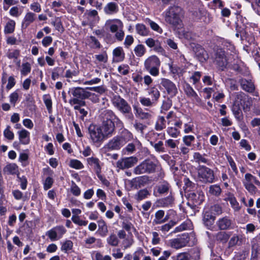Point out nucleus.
<instances>
[{"mask_svg":"<svg viewBox=\"0 0 260 260\" xmlns=\"http://www.w3.org/2000/svg\"><path fill=\"white\" fill-rule=\"evenodd\" d=\"M100 126L107 138L112 136L115 129L114 123L111 121L104 120L102 125Z\"/></svg>","mask_w":260,"mask_h":260,"instance_id":"18","label":"nucleus"},{"mask_svg":"<svg viewBox=\"0 0 260 260\" xmlns=\"http://www.w3.org/2000/svg\"><path fill=\"white\" fill-rule=\"evenodd\" d=\"M98 223L99 230L102 233L101 235L103 236H105L108 232L106 222L103 219H100L98 221Z\"/></svg>","mask_w":260,"mask_h":260,"instance_id":"44","label":"nucleus"},{"mask_svg":"<svg viewBox=\"0 0 260 260\" xmlns=\"http://www.w3.org/2000/svg\"><path fill=\"white\" fill-rule=\"evenodd\" d=\"M195 140V138L192 135H186L183 137L182 141L185 146L189 147L191 145L192 142Z\"/></svg>","mask_w":260,"mask_h":260,"instance_id":"58","label":"nucleus"},{"mask_svg":"<svg viewBox=\"0 0 260 260\" xmlns=\"http://www.w3.org/2000/svg\"><path fill=\"white\" fill-rule=\"evenodd\" d=\"M4 172L7 174H16L18 172V167L15 164H9L4 168Z\"/></svg>","mask_w":260,"mask_h":260,"instance_id":"38","label":"nucleus"},{"mask_svg":"<svg viewBox=\"0 0 260 260\" xmlns=\"http://www.w3.org/2000/svg\"><path fill=\"white\" fill-rule=\"evenodd\" d=\"M155 165L149 160H145L136 167L134 169V173L136 175L145 173H151L154 171Z\"/></svg>","mask_w":260,"mask_h":260,"instance_id":"9","label":"nucleus"},{"mask_svg":"<svg viewBox=\"0 0 260 260\" xmlns=\"http://www.w3.org/2000/svg\"><path fill=\"white\" fill-rule=\"evenodd\" d=\"M86 160L88 165L93 169L98 177L102 180V177L100 175L101 167L100 165V160L96 157L92 156L87 158Z\"/></svg>","mask_w":260,"mask_h":260,"instance_id":"20","label":"nucleus"},{"mask_svg":"<svg viewBox=\"0 0 260 260\" xmlns=\"http://www.w3.org/2000/svg\"><path fill=\"white\" fill-rule=\"evenodd\" d=\"M166 132L170 137L173 138H177L180 135L179 129L175 126L168 127Z\"/></svg>","mask_w":260,"mask_h":260,"instance_id":"40","label":"nucleus"},{"mask_svg":"<svg viewBox=\"0 0 260 260\" xmlns=\"http://www.w3.org/2000/svg\"><path fill=\"white\" fill-rule=\"evenodd\" d=\"M141 144L138 140H135L133 142L129 143L124 148L122 149V153L124 155H129L136 151V148L141 147Z\"/></svg>","mask_w":260,"mask_h":260,"instance_id":"22","label":"nucleus"},{"mask_svg":"<svg viewBox=\"0 0 260 260\" xmlns=\"http://www.w3.org/2000/svg\"><path fill=\"white\" fill-rule=\"evenodd\" d=\"M86 99H89L91 102L95 104L98 103L100 102L99 95L95 93H92L89 91L87 92Z\"/></svg>","mask_w":260,"mask_h":260,"instance_id":"57","label":"nucleus"},{"mask_svg":"<svg viewBox=\"0 0 260 260\" xmlns=\"http://www.w3.org/2000/svg\"><path fill=\"white\" fill-rule=\"evenodd\" d=\"M160 84L164 87L167 93L171 97H174L178 93V89L176 85L171 80L166 78H162Z\"/></svg>","mask_w":260,"mask_h":260,"instance_id":"14","label":"nucleus"},{"mask_svg":"<svg viewBox=\"0 0 260 260\" xmlns=\"http://www.w3.org/2000/svg\"><path fill=\"white\" fill-rule=\"evenodd\" d=\"M118 11V5L113 2L108 3L104 8V11L107 14H112L116 13Z\"/></svg>","mask_w":260,"mask_h":260,"instance_id":"33","label":"nucleus"},{"mask_svg":"<svg viewBox=\"0 0 260 260\" xmlns=\"http://www.w3.org/2000/svg\"><path fill=\"white\" fill-rule=\"evenodd\" d=\"M111 101L113 106L120 113L126 115L129 119L133 118L131 107L124 99L118 95H114Z\"/></svg>","mask_w":260,"mask_h":260,"instance_id":"2","label":"nucleus"},{"mask_svg":"<svg viewBox=\"0 0 260 260\" xmlns=\"http://www.w3.org/2000/svg\"><path fill=\"white\" fill-rule=\"evenodd\" d=\"M232 220L228 216L220 218L216 221V225L220 230H226L231 228Z\"/></svg>","mask_w":260,"mask_h":260,"instance_id":"23","label":"nucleus"},{"mask_svg":"<svg viewBox=\"0 0 260 260\" xmlns=\"http://www.w3.org/2000/svg\"><path fill=\"white\" fill-rule=\"evenodd\" d=\"M166 127V120L163 116H159L156 120L155 129L157 131H161Z\"/></svg>","mask_w":260,"mask_h":260,"instance_id":"43","label":"nucleus"},{"mask_svg":"<svg viewBox=\"0 0 260 260\" xmlns=\"http://www.w3.org/2000/svg\"><path fill=\"white\" fill-rule=\"evenodd\" d=\"M15 22L14 20H9L5 27V32L6 34L12 33L15 29Z\"/></svg>","mask_w":260,"mask_h":260,"instance_id":"53","label":"nucleus"},{"mask_svg":"<svg viewBox=\"0 0 260 260\" xmlns=\"http://www.w3.org/2000/svg\"><path fill=\"white\" fill-rule=\"evenodd\" d=\"M179 141L172 139H169L165 141V145L167 147L174 149L177 147Z\"/></svg>","mask_w":260,"mask_h":260,"instance_id":"56","label":"nucleus"},{"mask_svg":"<svg viewBox=\"0 0 260 260\" xmlns=\"http://www.w3.org/2000/svg\"><path fill=\"white\" fill-rule=\"evenodd\" d=\"M167 20L176 28L179 29L182 26L181 17L182 16V9L178 6L171 7L167 12Z\"/></svg>","mask_w":260,"mask_h":260,"instance_id":"4","label":"nucleus"},{"mask_svg":"<svg viewBox=\"0 0 260 260\" xmlns=\"http://www.w3.org/2000/svg\"><path fill=\"white\" fill-rule=\"evenodd\" d=\"M113 62H119L123 61L125 58V53L121 47H117L113 50Z\"/></svg>","mask_w":260,"mask_h":260,"instance_id":"24","label":"nucleus"},{"mask_svg":"<svg viewBox=\"0 0 260 260\" xmlns=\"http://www.w3.org/2000/svg\"><path fill=\"white\" fill-rule=\"evenodd\" d=\"M134 51L136 56L141 57L146 53V49L143 45L138 44L135 47Z\"/></svg>","mask_w":260,"mask_h":260,"instance_id":"39","label":"nucleus"},{"mask_svg":"<svg viewBox=\"0 0 260 260\" xmlns=\"http://www.w3.org/2000/svg\"><path fill=\"white\" fill-rule=\"evenodd\" d=\"M192 234L184 233L181 235L178 236L177 238L172 239L169 241V244L171 247L175 249H181L187 245L190 246L194 243H190V240L193 238Z\"/></svg>","mask_w":260,"mask_h":260,"instance_id":"7","label":"nucleus"},{"mask_svg":"<svg viewBox=\"0 0 260 260\" xmlns=\"http://www.w3.org/2000/svg\"><path fill=\"white\" fill-rule=\"evenodd\" d=\"M198 174L199 179L203 183H211L214 181L213 171L205 166H199L198 167Z\"/></svg>","mask_w":260,"mask_h":260,"instance_id":"8","label":"nucleus"},{"mask_svg":"<svg viewBox=\"0 0 260 260\" xmlns=\"http://www.w3.org/2000/svg\"><path fill=\"white\" fill-rule=\"evenodd\" d=\"M215 216L212 215L209 212H205L203 217V222L204 224L209 229L213 225L214 220Z\"/></svg>","mask_w":260,"mask_h":260,"instance_id":"29","label":"nucleus"},{"mask_svg":"<svg viewBox=\"0 0 260 260\" xmlns=\"http://www.w3.org/2000/svg\"><path fill=\"white\" fill-rule=\"evenodd\" d=\"M247 102L246 104H244L243 106V108L244 110H246V109H249L250 106L251 105L250 102L248 100L247 97L246 95L241 92H236L235 94V99L234 101L233 104H238L239 105H242L243 102Z\"/></svg>","mask_w":260,"mask_h":260,"instance_id":"16","label":"nucleus"},{"mask_svg":"<svg viewBox=\"0 0 260 260\" xmlns=\"http://www.w3.org/2000/svg\"><path fill=\"white\" fill-rule=\"evenodd\" d=\"M31 67L29 62L23 63L21 65V69L20 70L21 74L22 76H25L28 74L31 71Z\"/></svg>","mask_w":260,"mask_h":260,"instance_id":"48","label":"nucleus"},{"mask_svg":"<svg viewBox=\"0 0 260 260\" xmlns=\"http://www.w3.org/2000/svg\"><path fill=\"white\" fill-rule=\"evenodd\" d=\"M20 143L23 145H27L30 142V133L25 129H22L17 132Z\"/></svg>","mask_w":260,"mask_h":260,"instance_id":"26","label":"nucleus"},{"mask_svg":"<svg viewBox=\"0 0 260 260\" xmlns=\"http://www.w3.org/2000/svg\"><path fill=\"white\" fill-rule=\"evenodd\" d=\"M188 203H191L192 206H197L202 203L205 199V196L203 191L197 190L196 191H192L187 195Z\"/></svg>","mask_w":260,"mask_h":260,"instance_id":"13","label":"nucleus"},{"mask_svg":"<svg viewBox=\"0 0 260 260\" xmlns=\"http://www.w3.org/2000/svg\"><path fill=\"white\" fill-rule=\"evenodd\" d=\"M150 144L152 146L155 150L158 153H163L165 152V148L164 146V143L159 141L157 143H155L152 141H150Z\"/></svg>","mask_w":260,"mask_h":260,"instance_id":"42","label":"nucleus"},{"mask_svg":"<svg viewBox=\"0 0 260 260\" xmlns=\"http://www.w3.org/2000/svg\"><path fill=\"white\" fill-rule=\"evenodd\" d=\"M105 25L109 27L111 32L114 33L123 27L122 22L118 19H108L106 21Z\"/></svg>","mask_w":260,"mask_h":260,"instance_id":"17","label":"nucleus"},{"mask_svg":"<svg viewBox=\"0 0 260 260\" xmlns=\"http://www.w3.org/2000/svg\"><path fill=\"white\" fill-rule=\"evenodd\" d=\"M225 200L230 202L232 208L235 211H239L241 209L239 203L233 195L230 194Z\"/></svg>","mask_w":260,"mask_h":260,"instance_id":"35","label":"nucleus"},{"mask_svg":"<svg viewBox=\"0 0 260 260\" xmlns=\"http://www.w3.org/2000/svg\"><path fill=\"white\" fill-rule=\"evenodd\" d=\"M111 151L113 150L110 149H108V148H106V147L104 146L100 149L101 152L104 154L105 156H108L109 158L114 160L117 159L118 155L117 153L112 154L110 153Z\"/></svg>","mask_w":260,"mask_h":260,"instance_id":"41","label":"nucleus"},{"mask_svg":"<svg viewBox=\"0 0 260 260\" xmlns=\"http://www.w3.org/2000/svg\"><path fill=\"white\" fill-rule=\"evenodd\" d=\"M86 88L89 90L93 91L100 94L105 92L106 88L103 85L93 87H87Z\"/></svg>","mask_w":260,"mask_h":260,"instance_id":"61","label":"nucleus"},{"mask_svg":"<svg viewBox=\"0 0 260 260\" xmlns=\"http://www.w3.org/2000/svg\"><path fill=\"white\" fill-rule=\"evenodd\" d=\"M232 111L235 118L237 120L241 121L242 119L243 114L241 108V105L233 104L232 107Z\"/></svg>","mask_w":260,"mask_h":260,"instance_id":"32","label":"nucleus"},{"mask_svg":"<svg viewBox=\"0 0 260 260\" xmlns=\"http://www.w3.org/2000/svg\"><path fill=\"white\" fill-rule=\"evenodd\" d=\"M107 242L112 246H116L118 244L119 240L115 234H112L107 238Z\"/></svg>","mask_w":260,"mask_h":260,"instance_id":"54","label":"nucleus"},{"mask_svg":"<svg viewBox=\"0 0 260 260\" xmlns=\"http://www.w3.org/2000/svg\"><path fill=\"white\" fill-rule=\"evenodd\" d=\"M146 22L150 25L151 29H153L154 31H155L159 34H161L162 32V29L155 22L152 21L149 19H147L146 20Z\"/></svg>","mask_w":260,"mask_h":260,"instance_id":"55","label":"nucleus"},{"mask_svg":"<svg viewBox=\"0 0 260 260\" xmlns=\"http://www.w3.org/2000/svg\"><path fill=\"white\" fill-rule=\"evenodd\" d=\"M221 191V188L218 185H210L209 188V193L213 196H219L220 194Z\"/></svg>","mask_w":260,"mask_h":260,"instance_id":"51","label":"nucleus"},{"mask_svg":"<svg viewBox=\"0 0 260 260\" xmlns=\"http://www.w3.org/2000/svg\"><path fill=\"white\" fill-rule=\"evenodd\" d=\"M147 90L150 98L141 96L139 98V101L143 106L151 107L155 105L160 96V93L155 86L151 87Z\"/></svg>","mask_w":260,"mask_h":260,"instance_id":"6","label":"nucleus"},{"mask_svg":"<svg viewBox=\"0 0 260 260\" xmlns=\"http://www.w3.org/2000/svg\"><path fill=\"white\" fill-rule=\"evenodd\" d=\"M161 62L159 58L155 55L148 57L144 62V69L153 77H157L159 74Z\"/></svg>","mask_w":260,"mask_h":260,"instance_id":"3","label":"nucleus"},{"mask_svg":"<svg viewBox=\"0 0 260 260\" xmlns=\"http://www.w3.org/2000/svg\"><path fill=\"white\" fill-rule=\"evenodd\" d=\"M171 186L170 184L166 181L160 183L155 187L156 190L159 194H164L170 191Z\"/></svg>","mask_w":260,"mask_h":260,"instance_id":"31","label":"nucleus"},{"mask_svg":"<svg viewBox=\"0 0 260 260\" xmlns=\"http://www.w3.org/2000/svg\"><path fill=\"white\" fill-rule=\"evenodd\" d=\"M239 82L242 88L245 91L248 92H252L254 91L255 87L251 80H248L246 79H241L240 80Z\"/></svg>","mask_w":260,"mask_h":260,"instance_id":"27","label":"nucleus"},{"mask_svg":"<svg viewBox=\"0 0 260 260\" xmlns=\"http://www.w3.org/2000/svg\"><path fill=\"white\" fill-rule=\"evenodd\" d=\"M79 71L75 69H69L66 70L64 77L67 78V81L68 82H71V79L74 77L78 75Z\"/></svg>","mask_w":260,"mask_h":260,"instance_id":"37","label":"nucleus"},{"mask_svg":"<svg viewBox=\"0 0 260 260\" xmlns=\"http://www.w3.org/2000/svg\"><path fill=\"white\" fill-rule=\"evenodd\" d=\"M149 192L147 189H141L135 194V198L137 201H141L146 198Z\"/></svg>","mask_w":260,"mask_h":260,"instance_id":"49","label":"nucleus"},{"mask_svg":"<svg viewBox=\"0 0 260 260\" xmlns=\"http://www.w3.org/2000/svg\"><path fill=\"white\" fill-rule=\"evenodd\" d=\"M88 133L91 143L97 146H100L107 139L99 125L90 124L88 128Z\"/></svg>","mask_w":260,"mask_h":260,"instance_id":"5","label":"nucleus"},{"mask_svg":"<svg viewBox=\"0 0 260 260\" xmlns=\"http://www.w3.org/2000/svg\"><path fill=\"white\" fill-rule=\"evenodd\" d=\"M132 138V135L129 132H126L121 136H115L110 140L104 146L106 148L113 150H118L121 149L127 142Z\"/></svg>","mask_w":260,"mask_h":260,"instance_id":"1","label":"nucleus"},{"mask_svg":"<svg viewBox=\"0 0 260 260\" xmlns=\"http://www.w3.org/2000/svg\"><path fill=\"white\" fill-rule=\"evenodd\" d=\"M229 59L225 55L224 51L221 49H217L215 54L214 63L217 67L223 71L225 69L229 63Z\"/></svg>","mask_w":260,"mask_h":260,"instance_id":"11","label":"nucleus"},{"mask_svg":"<svg viewBox=\"0 0 260 260\" xmlns=\"http://www.w3.org/2000/svg\"><path fill=\"white\" fill-rule=\"evenodd\" d=\"M174 203V198L171 193L165 198H162L157 201V206L160 207H169L172 206Z\"/></svg>","mask_w":260,"mask_h":260,"instance_id":"28","label":"nucleus"},{"mask_svg":"<svg viewBox=\"0 0 260 260\" xmlns=\"http://www.w3.org/2000/svg\"><path fill=\"white\" fill-rule=\"evenodd\" d=\"M36 15L32 12H28L26 14L22 22V26L26 28L30 23L35 20Z\"/></svg>","mask_w":260,"mask_h":260,"instance_id":"34","label":"nucleus"},{"mask_svg":"<svg viewBox=\"0 0 260 260\" xmlns=\"http://www.w3.org/2000/svg\"><path fill=\"white\" fill-rule=\"evenodd\" d=\"M72 220L74 223L80 226H86L88 223L87 221L81 220L78 216L73 215Z\"/></svg>","mask_w":260,"mask_h":260,"instance_id":"60","label":"nucleus"},{"mask_svg":"<svg viewBox=\"0 0 260 260\" xmlns=\"http://www.w3.org/2000/svg\"><path fill=\"white\" fill-rule=\"evenodd\" d=\"M66 232L67 230L63 226L57 225L47 231L46 235L51 241H55L62 238Z\"/></svg>","mask_w":260,"mask_h":260,"instance_id":"10","label":"nucleus"},{"mask_svg":"<svg viewBox=\"0 0 260 260\" xmlns=\"http://www.w3.org/2000/svg\"><path fill=\"white\" fill-rule=\"evenodd\" d=\"M137 32L142 36H146L148 35V30L143 24H138L136 26Z\"/></svg>","mask_w":260,"mask_h":260,"instance_id":"47","label":"nucleus"},{"mask_svg":"<svg viewBox=\"0 0 260 260\" xmlns=\"http://www.w3.org/2000/svg\"><path fill=\"white\" fill-rule=\"evenodd\" d=\"M87 88L80 87H73L70 88L69 93H71L75 98H78L81 100L86 99L88 91Z\"/></svg>","mask_w":260,"mask_h":260,"instance_id":"21","label":"nucleus"},{"mask_svg":"<svg viewBox=\"0 0 260 260\" xmlns=\"http://www.w3.org/2000/svg\"><path fill=\"white\" fill-rule=\"evenodd\" d=\"M134 110L136 116L142 120H150L153 116V113L152 111L145 112L141 108L137 106L134 107Z\"/></svg>","mask_w":260,"mask_h":260,"instance_id":"19","label":"nucleus"},{"mask_svg":"<svg viewBox=\"0 0 260 260\" xmlns=\"http://www.w3.org/2000/svg\"><path fill=\"white\" fill-rule=\"evenodd\" d=\"M138 161V159L135 156L123 157L116 162V167L120 170L129 169L134 166Z\"/></svg>","mask_w":260,"mask_h":260,"instance_id":"12","label":"nucleus"},{"mask_svg":"<svg viewBox=\"0 0 260 260\" xmlns=\"http://www.w3.org/2000/svg\"><path fill=\"white\" fill-rule=\"evenodd\" d=\"M73 246V243L72 241L69 240H67L62 243L60 249L61 250L64 252L68 253L72 249Z\"/></svg>","mask_w":260,"mask_h":260,"instance_id":"45","label":"nucleus"},{"mask_svg":"<svg viewBox=\"0 0 260 260\" xmlns=\"http://www.w3.org/2000/svg\"><path fill=\"white\" fill-rule=\"evenodd\" d=\"M71 192L75 196H79L81 194V189L74 182H72Z\"/></svg>","mask_w":260,"mask_h":260,"instance_id":"62","label":"nucleus"},{"mask_svg":"<svg viewBox=\"0 0 260 260\" xmlns=\"http://www.w3.org/2000/svg\"><path fill=\"white\" fill-rule=\"evenodd\" d=\"M97 11L95 10H90L87 12L88 19L94 21H98L99 20V17Z\"/></svg>","mask_w":260,"mask_h":260,"instance_id":"59","label":"nucleus"},{"mask_svg":"<svg viewBox=\"0 0 260 260\" xmlns=\"http://www.w3.org/2000/svg\"><path fill=\"white\" fill-rule=\"evenodd\" d=\"M43 99L49 113H51L52 111V100L50 95H44L43 96Z\"/></svg>","mask_w":260,"mask_h":260,"instance_id":"52","label":"nucleus"},{"mask_svg":"<svg viewBox=\"0 0 260 260\" xmlns=\"http://www.w3.org/2000/svg\"><path fill=\"white\" fill-rule=\"evenodd\" d=\"M193 159L194 161L198 164H207L208 162V159L204 157L203 155L200 154L199 152L193 153Z\"/></svg>","mask_w":260,"mask_h":260,"instance_id":"46","label":"nucleus"},{"mask_svg":"<svg viewBox=\"0 0 260 260\" xmlns=\"http://www.w3.org/2000/svg\"><path fill=\"white\" fill-rule=\"evenodd\" d=\"M243 184H255L257 186H260V182L256 177L253 176L250 173H246L245 175L244 179L243 181Z\"/></svg>","mask_w":260,"mask_h":260,"instance_id":"30","label":"nucleus"},{"mask_svg":"<svg viewBox=\"0 0 260 260\" xmlns=\"http://www.w3.org/2000/svg\"><path fill=\"white\" fill-rule=\"evenodd\" d=\"M164 211L161 210L157 211L155 214V219L153 222L156 224H160L165 222L168 218L166 216L164 219H163L162 218L164 216Z\"/></svg>","mask_w":260,"mask_h":260,"instance_id":"36","label":"nucleus"},{"mask_svg":"<svg viewBox=\"0 0 260 260\" xmlns=\"http://www.w3.org/2000/svg\"><path fill=\"white\" fill-rule=\"evenodd\" d=\"M69 166L71 168L77 170L82 169L84 168L83 164L79 160L72 159L70 161Z\"/></svg>","mask_w":260,"mask_h":260,"instance_id":"50","label":"nucleus"},{"mask_svg":"<svg viewBox=\"0 0 260 260\" xmlns=\"http://www.w3.org/2000/svg\"><path fill=\"white\" fill-rule=\"evenodd\" d=\"M183 89L186 95L194 103L198 104L201 103V99L189 84L185 83L183 85Z\"/></svg>","mask_w":260,"mask_h":260,"instance_id":"15","label":"nucleus"},{"mask_svg":"<svg viewBox=\"0 0 260 260\" xmlns=\"http://www.w3.org/2000/svg\"><path fill=\"white\" fill-rule=\"evenodd\" d=\"M190 254L187 252H181L177 254L174 260H190Z\"/></svg>","mask_w":260,"mask_h":260,"instance_id":"63","label":"nucleus"},{"mask_svg":"<svg viewBox=\"0 0 260 260\" xmlns=\"http://www.w3.org/2000/svg\"><path fill=\"white\" fill-rule=\"evenodd\" d=\"M180 155L183 156L184 158L187 159L188 158L187 154L189 152L190 149L186 146L181 145L180 147Z\"/></svg>","mask_w":260,"mask_h":260,"instance_id":"64","label":"nucleus"},{"mask_svg":"<svg viewBox=\"0 0 260 260\" xmlns=\"http://www.w3.org/2000/svg\"><path fill=\"white\" fill-rule=\"evenodd\" d=\"M101 116L103 119V121H111L114 123L116 122H120V119L116 116L114 113L110 110L104 111L101 114Z\"/></svg>","mask_w":260,"mask_h":260,"instance_id":"25","label":"nucleus"}]
</instances>
